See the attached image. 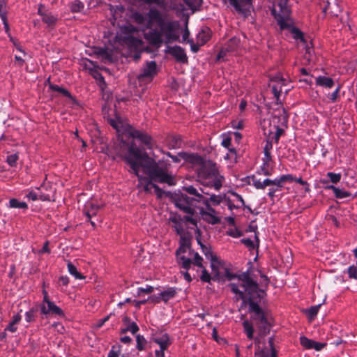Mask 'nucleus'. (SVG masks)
I'll return each instance as SVG.
<instances>
[{"label":"nucleus","instance_id":"obj_26","mask_svg":"<svg viewBox=\"0 0 357 357\" xmlns=\"http://www.w3.org/2000/svg\"><path fill=\"white\" fill-rule=\"evenodd\" d=\"M25 197L29 200L36 201V200H42L45 201L47 199L46 197L44 195L38 194L37 192L34 190H31L28 193L26 194Z\"/></svg>","mask_w":357,"mask_h":357},{"label":"nucleus","instance_id":"obj_30","mask_svg":"<svg viewBox=\"0 0 357 357\" xmlns=\"http://www.w3.org/2000/svg\"><path fill=\"white\" fill-rule=\"evenodd\" d=\"M243 326L247 337L250 340H252L253 338V326L252 324L249 321L246 320L243 321Z\"/></svg>","mask_w":357,"mask_h":357},{"label":"nucleus","instance_id":"obj_43","mask_svg":"<svg viewBox=\"0 0 357 357\" xmlns=\"http://www.w3.org/2000/svg\"><path fill=\"white\" fill-rule=\"evenodd\" d=\"M326 176L328 178L329 181H331L333 183H337L341 179L340 174H336L333 172H328L326 174Z\"/></svg>","mask_w":357,"mask_h":357},{"label":"nucleus","instance_id":"obj_45","mask_svg":"<svg viewBox=\"0 0 357 357\" xmlns=\"http://www.w3.org/2000/svg\"><path fill=\"white\" fill-rule=\"evenodd\" d=\"M334 195L338 199L347 198L350 195V193L340 188L335 189Z\"/></svg>","mask_w":357,"mask_h":357},{"label":"nucleus","instance_id":"obj_24","mask_svg":"<svg viewBox=\"0 0 357 357\" xmlns=\"http://www.w3.org/2000/svg\"><path fill=\"white\" fill-rule=\"evenodd\" d=\"M38 12L42 16L43 21L49 26L54 24L56 22L57 18L50 13H42L40 10Z\"/></svg>","mask_w":357,"mask_h":357},{"label":"nucleus","instance_id":"obj_35","mask_svg":"<svg viewBox=\"0 0 357 357\" xmlns=\"http://www.w3.org/2000/svg\"><path fill=\"white\" fill-rule=\"evenodd\" d=\"M197 242L200 245L202 250L207 259H211L212 257L215 256L213 254L211 248H208L205 245L202 244L198 238Z\"/></svg>","mask_w":357,"mask_h":357},{"label":"nucleus","instance_id":"obj_3","mask_svg":"<svg viewBox=\"0 0 357 357\" xmlns=\"http://www.w3.org/2000/svg\"><path fill=\"white\" fill-rule=\"evenodd\" d=\"M237 278L241 284H229L231 291L238 296L237 299L243 301V304H248V311L252 314V318L257 322L262 333H268L271 326L268 317L258 304L263 298L264 291L259 288L257 282L248 273H243Z\"/></svg>","mask_w":357,"mask_h":357},{"label":"nucleus","instance_id":"obj_53","mask_svg":"<svg viewBox=\"0 0 357 357\" xmlns=\"http://www.w3.org/2000/svg\"><path fill=\"white\" fill-rule=\"evenodd\" d=\"M271 187L277 188L281 190L283 186V182L280 181V176L272 180Z\"/></svg>","mask_w":357,"mask_h":357},{"label":"nucleus","instance_id":"obj_7","mask_svg":"<svg viewBox=\"0 0 357 357\" xmlns=\"http://www.w3.org/2000/svg\"><path fill=\"white\" fill-rule=\"evenodd\" d=\"M191 241L183 237L179 241L180 246L176 252L177 262L181 267L188 270L192 264L193 250L190 248Z\"/></svg>","mask_w":357,"mask_h":357},{"label":"nucleus","instance_id":"obj_51","mask_svg":"<svg viewBox=\"0 0 357 357\" xmlns=\"http://www.w3.org/2000/svg\"><path fill=\"white\" fill-rule=\"evenodd\" d=\"M224 272H222L221 277H225L227 280H231L236 278V275L232 273H231L228 269L223 268Z\"/></svg>","mask_w":357,"mask_h":357},{"label":"nucleus","instance_id":"obj_29","mask_svg":"<svg viewBox=\"0 0 357 357\" xmlns=\"http://www.w3.org/2000/svg\"><path fill=\"white\" fill-rule=\"evenodd\" d=\"M271 160V153H264V158H263V169L264 170L265 175H270L268 167Z\"/></svg>","mask_w":357,"mask_h":357},{"label":"nucleus","instance_id":"obj_27","mask_svg":"<svg viewBox=\"0 0 357 357\" xmlns=\"http://www.w3.org/2000/svg\"><path fill=\"white\" fill-rule=\"evenodd\" d=\"M184 190L186 191L188 193L190 194V195H195L197 199H195L196 200V203L198 202H199V199H203V198H204V197L203 196V193L199 192L198 191L197 189H196L194 186L192 185H190V186H187V187H184Z\"/></svg>","mask_w":357,"mask_h":357},{"label":"nucleus","instance_id":"obj_49","mask_svg":"<svg viewBox=\"0 0 357 357\" xmlns=\"http://www.w3.org/2000/svg\"><path fill=\"white\" fill-rule=\"evenodd\" d=\"M340 89H341V86L339 85L333 93H329L328 95V99L332 102H334L337 100Z\"/></svg>","mask_w":357,"mask_h":357},{"label":"nucleus","instance_id":"obj_12","mask_svg":"<svg viewBox=\"0 0 357 357\" xmlns=\"http://www.w3.org/2000/svg\"><path fill=\"white\" fill-rule=\"evenodd\" d=\"M156 74L157 69L155 61H148L142 68V72L138 75L137 79L139 82H150Z\"/></svg>","mask_w":357,"mask_h":357},{"label":"nucleus","instance_id":"obj_4","mask_svg":"<svg viewBox=\"0 0 357 357\" xmlns=\"http://www.w3.org/2000/svg\"><path fill=\"white\" fill-rule=\"evenodd\" d=\"M179 156L192 165L199 181L204 186L213 188L215 190H219L222 188L224 177L220 174L214 162L204 160L195 153L183 152L179 153Z\"/></svg>","mask_w":357,"mask_h":357},{"label":"nucleus","instance_id":"obj_61","mask_svg":"<svg viewBox=\"0 0 357 357\" xmlns=\"http://www.w3.org/2000/svg\"><path fill=\"white\" fill-rule=\"evenodd\" d=\"M231 137H224V139H222V145L227 148V149H229L230 148V145H231Z\"/></svg>","mask_w":357,"mask_h":357},{"label":"nucleus","instance_id":"obj_46","mask_svg":"<svg viewBox=\"0 0 357 357\" xmlns=\"http://www.w3.org/2000/svg\"><path fill=\"white\" fill-rule=\"evenodd\" d=\"M347 273L349 278L357 280V265H351L347 268Z\"/></svg>","mask_w":357,"mask_h":357},{"label":"nucleus","instance_id":"obj_32","mask_svg":"<svg viewBox=\"0 0 357 357\" xmlns=\"http://www.w3.org/2000/svg\"><path fill=\"white\" fill-rule=\"evenodd\" d=\"M188 7L193 12L195 11L200 6L202 0H183Z\"/></svg>","mask_w":357,"mask_h":357},{"label":"nucleus","instance_id":"obj_48","mask_svg":"<svg viewBox=\"0 0 357 357\" xmlns=\"http://www.w3.org/2000/svg\"><path fill=\"white\" fill-rule=\"evenodd\" d=\"M139 330L138 326L135 322H132L128 326V327L125 329L122 330V333H125L126 331H130L132 334L136 333Z\"/></svg>","mask_w":357,"mask_h":357},{"label":"nucleus","instance_id":"obj_55","mask_svg":"<svg viewBox=\"0 0 357 357\" xmlns=\"http://www.w3.org/2000/svg\"><path fill=\"white\" fill-rule=\"evenodd\" d=\"M280 181L284 183L292 182L294 181V176L292 174H284L280 176Z\"/></svg>","mask_w":357,"mask_h":357},{"label":"nucleus","instance_id":"obj_40","mask_svg":"<svg viewBox=\"0 0 357 357\" xmlns=\"http://www.w3.org/2000/svg\"><path fill=\"white\" fill-rule=\"evenodd\" d=\"M192 256V264L198 267L203 268V258L197 252H193Z\"/></svg>","mask_w":357,"mask_h":357},{"label":"nucleus","instance_id":"obj_42","mask_svg":"<svg viewBox=\"0 0 357 357\" xmlns=\"http://www.w3.org/2000/svg\"><path fill=\"white\" fill-rule=\"evenodd\" d=\"M121 346L119 344L113 345L108 353V357H119L121 352Z\"/></svg>","mask_w":357,"mask_h":357},{"label":"nucleus","instance_id":"obj_39","mask_svg":"<svg viewBox=\"0 0 357 357\" xmlns=\"http://www.w3.org/2000/svg\"><path fill=\"white\" fill-rule=\"evenodd\" d=\"M137 348L138 350L142 351L144 349L146 344V340L144 336L137 335L136 337Z\"/></svg>","mask_w":357,"mask_h":357},{"label":"nucleus","instance_id":"obj_34","mask_svg":"<svg viewBox=\"0 0 357 357\" xmlns=\"http://www.w3.org/2000/svg\"><path fill=\"white\" fill-rule=\"evenodd\" d=\"M239 40L236 38H233L231 39H230L229 40V42L227 43V45L225 46L226 47V50H228V51H230V52H233L236 50V48L239 45Z\"/></svg>","mask_w":357,"mask_h":357},{"label":"nucleus","instance_id":"obj_17","mask_svg":"<svg viewBox=\"0 0 357 357\" xmlns=\"http://www.w3.org/2000/svg\"><path fill=\"white\" fill-rule=\"evenodd\" d=\"M132 136L133 138L139 139L147 149H151L152 148V139L149 135L139 130H135L132 132Z\"/></svg>","mask_w":357,"mask_h":357},{"label":"nucleus","instance_id":"obj_52","mask_svg":"<svg viewBox=\"0 0 357 357\" xmlns=\"http://www.w3.org/2000/svg\"><path fill=\"white\" fill-rule=\"evenodd\" d=\"M25 319L27 322H31L35 319V310L31 309L25 313Z\"/></svg>","mask_w":357,"mask_h":357},{"label":"nucleus","instance_id":"obj_36","mask_svg":"<svg viewBox=\"0 0 357 357\" xmlns=\"http://www.w3.org/2000/svg\"><path fill=\"white\" fill-rule=\"evenodd\" d=\"M50 87L54 91L59 92L66 97L71 98L70 93L64 88L54 84H50Z\"/></svg>","mask_w":357,"mask_h":357},{"label":"nucleus","instance_id":"obj_59","mask_svg":"<svg viewBox=\"0 0 357 357\" xmlns=\"http://www.w3.org/2000/svg\"><path fill=\"white\" fill-rule=\"evenodd\" d=\"M272 148H273L272 141L268 139L266 142L264 147V153H271Z\"/></svg>","mask_w":357,"mask_h":357},{"label":"nucleus","instance_id":"obj_44","mask_svg":"<svg viewBox=\"0 0 357 357\" xmlns=\"http://www.w3.org/2000/svg\"><path fill=\"white\" fill-rule=\"evenodd\" d=\"M301 344L306 349H312L313 340L308 339L307 337L303 336L300 338Z\"/></svg>","mask_w":357,"mask_h":357},{"label":"nucleus","instance_id":"obj_8","mask_svg":"<svg viewBox=\"0 0 357 357\" xmlns=\"http://www.w3.org/2000/svg\"><path fill=\"white\" fill-rule=\"evenodd\" d=\"M175 205L177 208L187 214L192 215L196 212V200L190 198L186 195L178 194L174 197Z\"/></svg>","mask_w":357,"mask_h":357},{"label":"nucleus","instance_id":"obj_64","mask_svg":"<svg viewBox=\"0 0 357 357\" xmlns=\"http://www.w3.org/2000/svg\"><path fill=\"white\" fill-rule=\"evenodd\" d=\"M280 189L279 188H274V187H271L270 189H269V191H268V195L271 198V199H273L275 197V193L280 190Z\"/></svg>","mask_w":357,"mask_h":357},{"label":"nucleus","instance_id":"obj_50","mask_svg":"<svg viewBox=\"0 0 357 357\" xmlns=\"http://www.w3.org/2000/svg\"><path fill=\"white\" fill-rule=\"evenodd\" d=\"M18 160V156L17 154H11L7 156L6 161L8 165L11 167H14L16 165L17 160Z\"/></svg>","mask_w":357,"mask_h":357},{"label":"nucleus","instance_id":"obj_54","mask_svg":"<svg viewBox=\"0 0 357 357\" xmlns=\"http://www.w3.org/2000/svg\"><path fill=\"white\" fill-rule=\"evenodd\" d=\"M181 140L180 137H172L171 140V145L173 148H177L181 146Z\"/></svg>","mask_w":357,"mask_h":357},{"label":"nucleus","instance_id":"obj_31","mask_svg":"<svg viewBox=\"0 0 357 357\" xmlns=\"http://www.w3.org/2000/svg\"><path fill=\"white\" fill-rule=\"evenodd\" d=\"M200 190L202 191V193H203L204 195H210L209 199H208L209 200V202H211L213 204H214L215 205H218L220 204V202L222 201V197L220 196L215 195L214 194L211 195L208 191H206L203 188H200Z\"/></svg>","mask_w":357,"mask_h":357},{"label":"nucleus","instance_id":"obj_6","mask_svg":"<svg viewBox=\"0 0 357 357\" xmlns=\"http://www.w3.org/2000/svg\"><path fill=\"white\" fill-rule=\"evenodd\" d=\"M139 33V29L131 24H126L119 28L116 38L121 43H123L130 47H139L142 41L137 36Z\"/></svg>","mask_w":357,"mask_h":357},{"label":"nucleus","instance_id":"obj_20","mask_svg":"<svg viewBox=\"0 0 357 357\" xmlns=\"http://www.w3.org/2000/svg\"><path fill=\"white\" fill-rule=\"evenodd\" d=\"M315 84L316 85L321 87L331 89L334 86L335 82L331 77L326 76H318L315 78Z\"/></svg>","mask_w":357,"mask_h":357},{"label":"nucleus","instance_id":"obj_63","mask_svg":"<svg viewBox=\"0 0 357 357\" xmlns=\"http://www.w3.org/2000/svg\"><path fill=\"white\" fill-rule=\"evenodd\" d=\"M232 127L236 129H242L243 123L242 121H234L231 122Z\"/></svg>","mask_w":357,"mask_h":357},{"label":"nucleus","instance_id":"obj_23","mask_svg":"<svg viewBox=\"0 0 357 357\" xmlns=\"http://www.w3.org/2000/svg\"><path fill=\"white\" fill-rule=\"evenodd\" d=\"M211 267L213 273L217 277H220L222 275V272L220 271L222 267L221 261L217 258L216 256L212 257L211 259Z\"/></svg>","mask_w":357,"mask_h":357},{"label":"nucleus","instance_id":"obj_37","mask_svg":"<svg viewBox=\"0 0 357 357\" xmlns=\"http://www.w3.org/2000/svg\"><path fill=\"white\" fill-rule=\"evenodd\" d=\"M197 38L199 41H201L202 44H204L205 43H206L210 38L209 30H202L201 32L199 33Z\"/></svg>","mask_w":357,"mask_h":357},{"label":"nucleus","instance_id":"obj_11","mask_svg":"<svg viewBox=\"0 0 357 357\" xmlns=\"http://www.w3.org/2000/svg\"><path fill=\"white\" fill-rule=\"evenodd\" d=\"M287 121V118L284 109H282V111L278 112V116L274 115L272 116L270 123L273 125V128L275 129V133L274 135L275 142H278L279 138L283 132L282 127L286 125Z\"/></svg>","mask_w":357,"mask_h":357},{"label":"nucleus","instance_id":"obj_28","mask_svg":"<svg viewBox=\"0 0 357 357\" xmlns=\"http://www.w3.org/2000/svg\"><path fill=\"white\" fill-rule=\"evenodd\" d=\"M68 271L70 275H73L75 279H84V277L77 271L75 266L71 262H68L67 264Z\"/></svg>","mask_w":357,"mask_h":357},{"label":"nucleus","instance_id":"obj_47","mask_svg":"<svg viewBox=\"0 0 357 357\" xmlns=\"http://www.w3.org/2000/svg\"><path fill=\"white\" fill-rule=\"evenodd\" d=\"M153 287L150 285H146L145 288L139 287L137 289V295L139 296H142L143 294H151L153 291Z\"/></svg>","mask_w":357,"mask_h":357},{"label":"nucleus","instance_id":"obj_19","mask_svg":"<svg viewBox=\"0 0 357 357\" xmlns=\"http://www.w3.org/2000/svg\"><path fill=\"white\" fill-rule=\"evenodd\" d=\"M170 54L175 57V59L180 62L187 61V56L183 48L179 46H175L170 49Z\"/></svg>","mask_w":357,"mask_h":357},{"label":"nucleus","instance_id":"obj_21","mask_svg":"<svg viewBox=\"0 0 357 357\" xmlns=\"http://www.w3.org/2000/svg\"><path fill=\"white\" fill-rule=\"evenodd\" d=\"M85 207L86 209L84 214L87 218L90 220L93 216L96 215L98 211L102 207V206L91 202H88Z\"/></svg>","mask_w":357,"mask_h":357},{"label":"nucleus","instance_id":"obj_10","mask_svg":"<svg viewBox=\"0 0 357 357\" xmlns=\"http://www.w3.org/2000/svg\"><path fill=\"white\" fill-rule=\"evenodd\" d=\"M152 341L158 344L160 349L155 351V357H165V351L172 344V340L167 333L160 332L155 333L152 337Z\"/></svg>","mask_w":357,"mask_h":357},{"label":"nucleus","instance_id":"obj_14","mask_svg":"<svg viewBox=\"0 0 357 357\" xmlns=\"http://www.w3.org/2000/svg\"><path fill=\"white\" fill-rule=\"evenodd\" d=\"M271 82L272 84L271 86L272 91L277 100L279 99V97L283 91L285 93H287L289 91L288 88H285L287 86V81L280 75L273 77L271 79Z\"/></svg>","mask_w":357,"mask_h":357},{"label":"nucleus","instance_id":"obj_9","mask_svg":"<svg viewBox=\"0 0 357 357\" xmlns=\"http://www.w3.org/2000/svg\"><path fill=\"white\" fill-rule=\"evenodd\" d=\"M40 312L46 317L63 316V310L49 298L47 292L43 291V300L40 305Z\"/></svg>","mask_w":357,"mask_h":357},{"label":"nucleus","instance_id":"obj_5","mask_svg":"<svg viewBox=\"0 0 357 357\" xmlns=\"http://www.w3.org/2000/svg\"><path fill=\"white\" fill-rule=\"evenodd\" d=\"M288 1L289 0H279L277 6L272 9L271 13L280 29H289L294 39L304 41L303 33L298 29L293 26V20L291 17V10Z\"/></svg>","mask_w":357,"mask_h":357},{"label":"nucleus","instance_id":"obj_1","mask_svg":"<svg viewBox=\"0 0 357 357\" xmlns=\"http://www.w3.org/2000/svg\"><path fill=\"white\" fill-rule=\"evenodd\" d=\"M118 154L130 166L132 172L138 178V187L146 192L154 189L155 194L160 197L162 190L153 182L174 184V177L168 173L167 164L162 160L156 162L149 157L147 153L138 147L133 142H122Z\"/></svg>","mask_w":357,"mask_h":357},{"label":"nucleus","instance_id":"obj_33","mask_svg":"<svg viewBox=\"0 0 357 357\" xmlns=\"http://www.w3.org/2000/svg\"><path fill=\"white\" fill-rule=\"evenodd\" d=\"M228 149V153L224 157L226 160H229L231 162H236L237 161V152L234 148H229Z\"/></svg>","mask_w":357,"mask_h":357},{"label":"nucleus","instance_id":"obj_56","mask_svg":"<svg viewBox=\"0 0 357 357\" xmlns=\"http://www.w3.org/2000/svg\"><path fill=\"white\" fill-rule=\"evenodd\" d=\"M201 280L205 282H208L211 280V275L206 269L202 271Z\"/></svg>","mask_w":357,"mask_h":357},{"label":"nucleus","instance_id":"obj_13","mask_svg":"<svg viewBox=\"0 0 357 357\" xmlns=\"http://www.w3.org/2000/svg\"><path fill=\"white\" fill-rule=\"evenodd\" d=\"M175 223V229L176 233L180 236V241L182 240L183 237H187L188 240L191 241V236L185 231L183 224H191L194 226L197 225L196 219L193 218L190 215H185L181 219V222H178L176 218L172 220Z\"/></svg>","mask_w":357,"mask_h":357},{"label":"nucleus","instance_id":"obj_15","mask_svg":"<svg viewBox=\"0 0 357 357\" xmlns=\"http://www.w3.org/2000/svg\"><path fill=\"white\" fill-rule=\"evenodd\" d=\"M234 2L231 1H229V3L231 6H233L235 10L239 13L244 15H246L250 12L252 0H234Z\"/></svg>","mask_w":357,"mask_h":357},{"label":"nucleus","instance_id":"obj_62","mask_svg":"<svg viewBox=\"0 0 357 357\" xmlns=\"http://www.w3.org/2000/svg\"><path fill=\"white\" fill-rule=\"evenodd\" d=\"M232 195L235 197L234 202H240V206H243L245 205L244 200L240 195L237 194L236 192H233Z\"/></svg>","mask_w":357,"mask_h":357},{"label":"nucleus","instance_id":"obj_25","mask_svg":"<svg viewBox=\"0 0 357 357\" xmlns=\"http://www.w3.org/2000/svg\"><path fill=\"white\" fill-rule=\"evenodd\" d=\"M8 207L14 208H22L25 210L28 208V206L26 202H20L18 199L15 198L10 199Z\"/></svg>","mask_w":357,"mask_h":357},{"label":"nucleus","instance_id":"obj_2","mask_svg":"<svg viewBox=\"0 0 357 357\" xmlns=\"http://www.w3.org/2000/svg\"><path fill=\"white\" fill-rule=\"evenodd\" d=\"M132 17L139 25L150 29L144 37L153 45L160 47L163 43H172L179 38L178 22L170 19L165 12L151 8L147 13L135 12Z\"/></svg>","mask_w":357,"mask_h":357},{"label":"nucleus","instance_id":"obj_16","mask_svg":"<svg viewBox=\"0 0 357 357\" xmlns=\"http://www.w3.org/2000/svg\"><path fill=\"white\" fill-rule=\"evenodd\" d=\"M199 202H202V204H204L206 206V209L208 210L207 212L205 211L203 208H201L199 211L200 214L202 216H209L212 219L211 222L213 224L218 222V218L213 215L215 213V211L211 206L209 204V200L207 198L204 197L202 200L199 199Z\"/></svg>","mask_w":357,"mask_h":357},{"label":"nucleus","instance_id":"obj_57","mask_svg":"<svg viewBox=\"0 0 357 357\" xmlns=\"http://www.w3.org/2000/svg\"><path fill=\"white\" fill-rule=\"evenodd\" d=\"M162 301L160 298V293L158 295H153L148 298L147 301H150L153 303H158Z\"/></svg>","mask_w":357,"mask_h":357},{"label":"nucleus","instance_id":"obj_58","mask_svg":"<svg viewBox=\"0 0 357 357\" xmlns=\"http://www.w3.org/2000/svg\"><path fill=\"white\" fill-rule=\"evenodd\" d=\"M252 185L257 189H263L262 181H261L260 179H257L255 178H252Z\"/></svg>","mask_w":357,"mask_h":357},{"label":"nucleus","instance_id":"obj_38","mask_svg":"<svg viewBox=\"0 0 357 357\" xmlns=\"http://www.w3.org/2000/svg\"><path fill=\"white\" fill-rule=\"evenodd\" d=\"M71 10L74 13L80 12L84 8V4L80 1L75 0L70 6Z\"/></svg>","mask_w":357,"mask_h":357},{"label":"nucleus","instance_id":"obj_18","mask_svg":"<svg viewBox=\"0 0 357 357\" xmlns=\"http://www.w3.org/2000/svg\"><path fill=\"white\" fill-rule=\"evenodd\" d=\"M342 10L340 1L334 0L333 2H328V5L324 8V12H328L333 16H337Z\"/></svg>","mask_w":357,"mask_h":357},{"label":"nucleus","instance_id":"obj_41","mask_svg":"<svg viewBox=\"0 0 357 357\" xmlns=\"http://www.w3.org/2000/svg\"><path fill=\"white\" fill-rule=\"evenodd\" d=\"M320 306H321L320 304L314 305V306H312L310 308H309L307 310V313L310 319H313L314 318V317L317 314V313L319 310Z\"/></svg>","mask_w":357,"mask_h":357},{"label":"nucleus","instance_id":"obj_60","mask_svg":"<svg viewBox=\"0 0 357 357\" xmlns=\"http://www.w3.org/2000/svg\"><path fill=\"white\" fill-rule=\"evenodd\" d=\"M325 346H326L325 343H321V342H317L313 341L312 349H314L316 351H320Z\"/></svg>","mask_w":357,"mask_h":357},{"label":"nucleus","instance_id":"obj_22","mask_svg":"<svg viewBox=\"0 0 357 357\" xmlns=\"http://www.w3.org/2000/svg\"><path fill=\"white\" fill-rule=\"evenodd\" d=\"M176 293L177 291L175 287H168L160 292V298L162 301L167 303L170 299L174 298Z\"/></svg>","mask_w":357,"mask_h":357}]
</instances>
